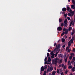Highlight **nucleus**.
Here are the masks:
<instances>
[{
  "label": "nucleus",
  "instance_id": "obj_14",
  "mask_svg": "<svg viewBox=\"0 0 75 75\" xmlns=\"http://www.w3.org/2000/svg\"><path fill=\"white\" fill-rule=\"evenodd\" d=\"M64 23L65 24H67V19H66L64 21Z\"/></svg>",
  "mask_w": 75,
  "mask_h": 75
},
{
  "label": "nucleus",
  "instance_id": "obj_49",
  "mask_svg": "<svg viewBox=\"0 0 75 75\" xmlns=\"http://www.w3.org/2000/svg\"><path fill=\"white\" fill-rule=\"evenodd\" d=\"M51 57L52 58H54V56H53L52 55Z\"/></svg>",
  "mask_w": 75,
  "mask_h": 75
},
{
  "label": "nucleus",
  "instance_id": "obj_57",
  "mask_svg": "<svg viewBox=\"0 0 75 75\" xmlns=\"http://www.w3.org/2000/svg\"><path fill=\"white\" fill-rule=\"evenodd\" d=\"M71 1L72 3H73V2H74L75 1V0H72Z\"/></svg>",
  "mask_w": 75,
  "mask_h": 75
},
{
  "label": "nucleus",
  "instance_id": "obj_47",
  "mask_svg": "<svg viewBox=\"0 0 75 75\" xmlns=\"http://www.w3.org/2000/svg\"><path fill=\"white\" fill-rule=\"evenodd\" d=\"M62 60L61 59L60 60V62L61 63H62Z\"/></svg>",
  "mask_w": 75,
  "mask_h": 75
},
{
  "label": "nucleus",
  "instance_id": "obj_26",
  "mask_svg": "<svg viewBox=\"0 0 75 75\" xmlns=\"http://www.w3.org/2000/svg\"><path fill=\"white\" fill-rule=\"evenodd\" d=\"M57 74H59V69H57Z\"/></svg>",
  "mask_w": 75,
  "mask_h": 75
},
{
  "label": "nucleus",
  "instance_id": "obj_51",
  "mask_svg": "<svg viewBox=\"0 0 75 75\" xmlns=\"http://www.w3.org/2000/svg\"><path fill=\"white\" fill-rule=\"evenodd\" d=\"M73 51H74V52H75V48H74L73 49Z\"/></svg>",
  "mask_w": 75,
  "mask_h": 75
},
{
  "label": "nucleus",
  "instance_id": "obj_28",
  "mask_svg": "<svg viewBox=\"0 0 75 75\" xmlns=\"http://www.w3.org/2000/svg\"><path fill=\"white\" fill-rule=\"evenodd\" d=\"M70 42L71 43H73L74 40L72 39H71L70 40Z\"/></svg>",
  "mask_w": 75,
  "mask_h": 75
},
{
  "label": "nucleus",
  "instance_id": "obj_61",
  "mask_svg": "<svg viewBox=\"0 0 75 75\" xmlns=\"http://www.w3.org/2000/svg\"><path fill=\"white\" fill-rule=\"evenodd\" d=\"M63 73H62H62H60V74L61 75H63Z\"/></svg>",
  "mask_w": 75,
  "mask_h": 75
},
{
  "label": "nucleus",
  "instance_id": "obj_13",
  "mask_svg": "<svg viewBox=\"0 0 75 75\" xmlns=\"http://www.w3.org/2000/svg\"><path fill=\"white\" fill-rule=\"evenodd\" d=\"M71 71L72 72H74L75 71V67H73L71 69Z\"/></svg>",
  "mask_w": 75,
  "mask_h": 75
},
{
  "label": "nucleus",
  "instance_id": "obj_7",
  "mask_svg": "<svg viewBox=\"0 0 75 75\" xmlns=\"http://www.w3.org/2000/svg\"><path fill=\"white\" fill-rule=\"evenodd\" d=\"M66 7H67L66 10H67V11H69L70 10V7H69V6L68 5L66 6Z\"/></svg>",
  "mask_w": 75,
  "mask_h": 75
},
{
  "label": "nucleus",
  "instance_id": "obj_63",
  "mask_svg": "<svg viewBox=\"0 0 75 75\" xmlns=\"http://www.w3.org/2000/svg\"><path fill=\"white\" fill-rule=\"evenodd\" d=\"M67 50H68V49L66 48V51H67Z\"/></svg>",
  "mask_w": 75,
  "mask_h": 75
},
{
  "label": "nucleus",
  "instance_id": "obj_32",
  "mask_svg": "<svg viewBox=\"0 0 75 75\" xmlns=\"http://www.w3.org/2000/svg\"><path fill=\"white\" fill-rule=\"evenodd\" d=\"M67 26H68V25L67 24H67H64L65 27H67Z\"/></svg>",
  "mask_w": 75,
  "mask_h": 75
},
{
  "label": "nucleus",
  "instance_id": "obj_21",
  "mask_svg": "<svg viewBox=\"0 0 75 75\" xmlns=\"http://www.w3.org/2000/svg\"><path fill=\"white\" fill-rule=\"evenodd\" d=\"M62 19L61 18H59V23H61V22H62Z\"/></svg>",
  "mask_w": 75,
  "mask_h": 75
},
{
  "label": "nucleus",
  "instance_id": "obj_46",
  "mask_svg": "<svg viewBox=\"0 0 75 75\" xmlns=\"http://www.w3.org/2000/svg\"><path fill=\"white\" fill-rule=\"evenodd\" d=\"M65 45H62V47H63V48H65Z\"/></svg>",
  "mask_w": 75,
  "mask_h": 75
},
{
  "label": "nucleus",
  "instance_id": "obj_42",
  "mask_svg": "<svg viewBox=\"0 0 75 75\" xmlns=\"http://www.w3.org/2000/svg\"><path fill=\"white\" fill-rule=\"evenodd\" d=\"M56 45H57V43L55 42L54 43V46H56Z\"/></svg>",
  "mask_w": 75,
  "mask_h": 75
},
{
  "label": "nucleus",
  "instance_id": "obj_36",
  "mask_svg": "<svg viewBox=\"0 0 75 75\" xmlns=\"http://www.w3.org/2000/svg\"><path fill=\"white\" fill-rule=\"evenodd\" d=\"M49 55H50V53H47V57H49Z\"/></svg>",
  "mask_w": 75,
  "mask_h": 75
},
{
  "label": "nucleus",
  "instance_id": "obj_53",
  "mask_svg": "<svg viewBox=\"0 0 75 75\" xmlns=\"http://www.w3.org/2000/svg\"><path fill=\"white\" fill-rule=\"evenodd\" d=\"M47 51H48V52H51V50H50V49H48L47 50Z\"/></svg>",
  "mask_w": 75,
  "mask_h": 75
},
{
  "label": "nucleus",
  "instance_id": "obj_56",
  "mask_svg": "<svg viewBox=\"0 0 75 75\" xmlns=\"http://www.w3.org/2000/svg\"><path fill=\"white\" fill-rule=\"evenodd\" d=\"M62 69H59V71L60 72H61L62 71Z\"/></svg>",
  "mask_w": 75,
  "mask_h": 75
},
{
  "label": "nucleus",
  "instance_id": "obj_11",
  "mask_svg": "<svg viewBox=\"0 0 75 75\" xmlns=\"http://www.w3.org/2000/svg\"><path fill=\"white\" fill-rule=\"evenodd\" d=\"M56 73V71H54L52 72V75H55Z\"/></svg>",
  "mask_w": 75,
  "mask_h": 75
},
{
  "label": "nucleus",
  "instance_id": "obj_27",
  "mask_svg": "<svg viewBox=\"0 0 75 75\" xmlns=\"http://www.w3.org/2000/svg\"><path fill=\"white\" fill-rule=\"evenodd\" d=\"M60 25L61 27H64V23H61Z\"/></svg>",
  "mask_w": 75,
  "mask_h": 75
},
{
  "label": "nucleus",
  "instance_id": "obj_62",
  "mask_svg": "<svg viewBox=\"0 0 75 75\" xmlns=\"http://www.w3.org/2000/svg\"><path fill=\"white\" fill-rule=\"evenodd\" d=\"M65 39L67 38V36H65Z\"/></svg>",
  "mask_w": 75,
  "mask_h": 75
},
{
  "label": "nucleus",
  "instance_id": "obj_59",
  "mask_svg": "<svg viewBox=\"0 0 75 75\" xmlns=\"http://www.w3.org/2000/svg\"><path fill=\"white\" fill-rule=\"evenodd\" d=\"M52 55V56H55V54L53 53V54Z\"/></svg>",
  "mask_w": 75,
  "mask_h": 75
},
{
  "label": "nucleus",
  "instance_id": "obj_10",
  "mask_svg": "<svg viewBox=\"0 0 75 75\" xmlns=\"http://www.w3.org/2000/svg\"><path fill=\"white\" fill-rule=\"evenodd\" d=\"M61 47V45L60 44H59L57 45V49H59V48Z\"/></svg>",
  "mask_w": 75,
  "mask_h": 75
},
{
  "label": "nucleus",
  "instance_id": "obj_45",
  "mask_svg": "<svg viewBox=\"0 0 75 75\" xmlns=\"http://www.w3.org/2000/svg\"><path fill=\"white\" fill-rule=\"evenodd\" d=\"M47 61H45V65H46V64H47Z\"/></svg>",
  "mask_w": 75,
  "mask_h": 75
},
{
  "label": "nucleus",
  "instance_id": "obj_9",
  "mask_svg": "<svg viewBox=\"0 0 75 75\" xmlns=\"http://www.w3.org/2000/svg\"><path fill=\"white\" fill-rule=\"evenodd\" d=\"M40 69L41 71H44V67L42 66L41 67Z\"/></svg>",
  "mask_w": 75,
  "mask_h": 75
},
{
  "label": "nucleus",
  "instance_id": "obj_58",
  "mask_svg": "<svg viewBox=\"0 0 75 75\" xmlns=\"http://www.w3.org/2000/svg\"><path fill=\"white\" fill-rule=\"evenodd\" d=\"M64 69H66V67L65 66H64Z\"/></svg>",
  "mask_w": 75,
  "mask_h": 75
},
{
  "label": "nucleus",
  "instance_id": "obj_43",
  "mask_svg": "<svg viewBox=\"0 0 75 75\" xmlns=\"http://www.w3.org/2000/svg\"><path fill=\"white\" fill-rule=\"evenodd\" d=\"M74 61H75L73 60L71 62V64H73V63H74Z\"/></svg>",
  "mask_w": 75,
  "mask_h": 75
},
{
  "label": "nucleus",
  "instance_id": "obj_44",
  "mask_svg": "<svg viewBox=\"0 0 75 75\" xmlns=\"http://www.w3.org/2000/svg\"><path fill=\"white\" fill-rule=\"evenodd\" d=\"M64 64H63L62 65V68H63L64 67Z\"/></svg>",
  "mask_w": 75,
  "mask_h": 75
},
{
  "label": "nucleus",
  "instance_id": "obj_20",
  "mask_svg": "<svg viewBox=\"0 0 75 75\" xmlns=\"http://www.w3.org/2000/svg\"><path fill=\"white\" fill-rule=\"evenodd\" d=\"M58 52H57L55 54V57H56L57 56V55H58Z\"/></svg>",
  "mask_w": 75,
  "mask_h": 75
},
{
  "label": "nucleus",
  "instance_id": "obj_40",
  "mask_svg": "<svg viewBox=\"0 0 75 75\" xmlns=\"http://www.w3.org/2000/svg\"><path fill=\"white\" fill-rule=\"evenodd\" d=\"M72 58V57L70 56L69 57V59H71Z\"/></svg>",
  "mask_w": 75,
  "mask_h": 75
},
{
  "label": "nucleus",
  "instance_id": "obj_38",
  "mask_svg": "<svg viewBox=\"0 0 75 75\" xmlns=\"http://www.w3.org/2000/svg\"><path fill=\"white\" fill-rule=\"evenodd\" d=\"M67 58V55L65 54V55H64V59H65V58Z\"/></svg>",
  "mask_w": 75,
  "mask_h": 75
},
{
  "label": "nucleus",
  "instance_id": "obj_55",
  "mask_svg": "<svg viewBox=\"0 0 75 75\" xmlns=\"http://www.w3.org/2000/svg\"><path fill=\"white\" fill-rule=\"evenodd\" d=\"M74 39H75V38H74V37H72L71 40H74Z\"/></svg>",
  "mask_w": 75,
  "mask_h": 75
},
{
  "label": "nucleus",
  "instance_id": "obj_41",
  "mask_svg": "<svg viewBox=\"0 0 75 75\" xmlns=\"http://www.w3.org/2000/svg\"><path fill=\"white\" fill-rule=\"evenodd\" d=\"M54 54V52L53 51H52L51 52L50 54L52 55L53 54Z\"/></svg>",
  "mask_w": 75,
  "mask_h": 75
},
{
  "label": "nucleus",
  "instance_id": "obj_8",
  "mask_svg": "<svg viewBox=\"0 0 75 75\" xmlns=\"http://www.w3.org/2000/svg\"><path fill=\"white\" fill-rule=\"evenodd\" d=\"M67 10V8H62V11H66Z\"/></svg>",
  "mask_w": 75,
  "mask_h": 75
},
{
  "label": "nucleus",
  "instance_id": "obj_4",
  "mask_svg": "<svg viewBox=\"0 0 75 75\" xmlns=\"http://www.w3.org/2000/svg\"><path fill=\"white\" fill-rule=\"evenodd\" d=\"M62 28L61 27L59 26L57 28V30L58 31H62Z\"/></svg>",
  "mask_w": 75,
  "mask_h": 75
},
{
  "label": "nucleus",
  "instance_id": "obj_52",
  "mask_svg": "<svg viewBox=\"0 0 75 75\" xmlns=\"http://www.w3.org/2000/svg\"><path fill=\"white\" fill-rule=\"evenodd\" d=\"M73 60L74 61H75V57H73Z\"/></svg>",
  "mask_w": 75,
  "mask_h": 75
},
{
  "label": "nucleus",
  "instance_id": "obj_29",
  "mask_svg": "<svg viewBox=\"0 0 75 75\" xmlns=\"http://www.w3.org/2000/svg\"><path fill=\"white\" fill-rule=\"evenodd\" d=\"M67 58H66V59H65L64 61L65 62H67Z\"/></svg>",
  "mask_w": 75,
  "mask_h": 75
},
{
  "label": "nucleus",
  "instance_id": "obj_48",
  "mask_svg": "<svg viewBox=\"0 0 75 75\" xmlns=\"http://www.w3.org/2000/svg\"><path fill=\"white\" fill-rule=\"evenodd\" d=\"M62 67V64L59 65V68H60V67Z\"/></svg>",
  "mask_w": 75,
  "mask_h": 75
},
{
  "label": "nucleus",
  "instance_id": "obj_22",
  "mask_svg": "<svg viewBox=\"0 0 75 75\" xmlns=\"http://www.w3.org/2000/svg\"><path fill=\"white\" fill-rule=\"evenodd\" d=\"M74 34V30H73V31L71 32V35H73Z\"/></svg>",
  "mask_w": 75,
  "mask_h": 75
},
{
  "label": "nucleus",
  "instance_id": "obj_34",
  "mask_svg": "<svg viewBox=\"0 0 75 75\" xmlns=\"http://www.w3.org/2000/svg\"><path fill=\"white\" fill-rule=\"evenodd\" d=\"M47 60V57H46L45 58V62Z\"/></svg>",
  "mask_w": 75,
  "mask_h": 75
},
{
  "label": "nucleus",
  "instance_id": "obj_60",
  "mask_svg": "<svg viewBox=\"0 0 75 75\" xmlns=\"http://www.w3.org/2000/svg\"><path fill=\"white\" fill-rule=\"evenodd\" d=\"M68 64L69 65H71V64L70 63H68Z\"/></svg>",
  "mask_w": 75,
  "mask_h": 75
},
{
  "label": "nucleus",
  "instance_id": "obj_30",
  "mask_svg": "<svg viewBox=\"0 0 75 75\" xmlns=\"http://www.w3.org/2000/svg\"><path fill=\"white\" fill-rule=\"evenodd\" d=\"M72 23H73V21H71V23H70V26H71V25L72 24Z\"/></svg>",
  "mask_w": 75,
  "mask_h": 75
},
{
  "label": "nucleus",
  "instance_id": "obj_17",
  "mask_svg": "<svg viewBox=\"0 0 75 75\" xmlns=\"http://www.w3.org/2000/svg\"><path fill=\"white\" fill-rule=\"evenodd\" d=\"M47 65H45V67H44V69H46L47 68Z\"/></svg>",
  "mask_w": 75,
  "mask_h": 75
},
{
  "label": "nucleus",
  "instance_id": "obj_6",
  "mask_svg": "<svg viewBox=\"0 0 75 75\" xmlns=\"http://www.w3.org/2000/svg\"><path fill=\"white\" fill-rule=\"evenodd\" d=\"M51 57H49L48 58V60L47 62H51Z\"/></svg>",
  "mask_w": 75,
  "mask_h": 75
},
{
  "label": "nucleus",
  "instance_id": "obj_23",
  "mask_svg": "<svg viewBox=\"0 0 75 75\" xmlns=\"http://www.w3.org/2000/svg\"><path fill=\"white\" fill-rule=\"evenodd\" d=\"M71 57H72L74 55V53H71Z\"/></svg>",
  "mask_w": 75,
  "mask_h": 75
},
{
  "label": "nucleus",
  "instance_id": "obj_31",
  "mask_svg": "<svg viewBox=\"0 0 75 75\" xmlns=\"http://www.w3.org/2000/svg\"><path fill=\"white\" fill-rule=\"evenodd\" d=\"M65 33V32H63V33H62L61 35V36H62L64 35V34H65L64 33Z\"/></svg>",
  "mask_w": 75,
  "mask_h": 75
},
{
  "label": "nucleus",
  "instance_id": "obj_25",
  "mask_svg": "<svg viewBox=\"0 0 75 75\" xmlns=\"http://www.w3.org/2000/svg\"><path fill=\"white\" fill-rule=\"evenodd\" d=\"M72 68V67L71 66H69L68 67V68L69 69H71Z\"/></svg>",
  "mask_w": 75,
  "mask_h": 75
},
{
  "label": "nucleus",
  "instance_id": "obj_12",
  "mask_svg": "<svg viewBox=\"0 0 75 75\" xmlns=\"http://www.w3.org/2000/svg\"><path fill=\"white\" fill-rule=\"evenodd\" d=\"M64 33L65 34H66H66H67L68 33V30H67L65 31V32H64Z\"/></svg>",
  "mask_w": 75,
  "mask_h": 75
},
{
  "label": "nucleus",
  "instance_id": "obj_5",
  "mask_svg": "<svg viewBox=\"0 0 75 75\" xmlns=\"http://www.w3.org/2000/svg\"><path fill=\"white\" fill-rule=\"evenodd\" d=\"M74 13H72H72H68V16H70V17H73V16H74Z\"/></svg>",
  "mask_w": 75,
  "mask_h": 75
},
{
  "label": "nucleus",
  "instance_id": "obj_18",
  "mask_svg": "<svg viewBox=\"0 0 75 75\" xmlns=\"http://www.w3.org/2000/svg\"><path fill=\"white\" fill-rule=\"evenodd\" d=\"M71 42H70V41H69L68 42V45L69 46V47H70L71 46Z\"/></svg>",
  "mask_w": 75,
  "mask_h": 75
},
{
  "label": "nucleus",
  "instance_id": "obj_19",
  "mask_svg": "<svg viewBox=\"0 0 75 75\" xmlns=\"http://www.w3.org/2000/svg\"><path fill=\"white\" fill-rule=\"evenodd\" d=\"M62 42H65V40L64 39V38H62Z\"/></svg>",
  "mask_w": 75,
  "mask_h": 75
},
{
  "label": "nucleus",
  "instance_id": "obj_37",
  "mask_svg": "<svg viewBox=\"0 0 75 75\" xmlns=\"http://www.w3.org/2000/svg\"><path fill=\"white\" fill-rule=\"evenodd\" d=\"M71 49H69L68 50L67 52H71Z\"/></svg>",
  "mask_w": 75,
  "mask_h": 75
},
{
  "label": "nucleus",
  "instance_id": "obj_15",
  "mask_svg": "<svg viewBox=\"0 0 75 75\" xmlns=\"http://www.w3.org/2000/svg\"><path fill=\"white\" fill-rule=\"evenodd\" d=\"M73 7H75V5H72L71 6V8H72Z\"/></svg>",
  "mask_w": 75,
  "mask_h": 75
},
{
  "label": "nucleus",
  "instance_id": "obj_33",
  "mask_svg": "<svg viewBox=\"0 0 75 75\" xmlns=\"http://www.w3.org/2000/svg\"><path fill=\"white\" fill-rule=\"evenodd\" d=\"M68 70H66V71H65V74H67V73H68Z\"/></svg>",
  "mask_w": 75,
  "mask_h": 75
},
{
  "label": "nucleus",
  "instance_id": "obj_54",
  "mask_svg": "<svg viewBox=\"0 0 75 75\" xmlns=\"http://www.w3.org/2000/svg\"><path fill=\"white\" fill-rule=\"evenodd\" d=\"M47 72V71H45L44 72V74H45V75H46V73Z\"/></svg>",
  "mask_w": 75,
  "mask_h": 75
},
{
  "label": "nucleus",
  "instance_id": "obj_35",
  "mask_svg": "<svg viewBox=\"0 0 75 75\" xmlns=\"http://www.w3.org/2000/svg\"><path fill=\"white\" fill-rule=\"evenodd\" d=\"M66 30H67V29H65V28H64L63 29V32H64V31H66Z\"/></svg>",
  "mask_w": 75,
  "mask_h": 75
},
{
  "label": "nucleus",
  "instance_id": "obj_64",
  "mask_svg": "<svg viewBox=\"0 0 75 75\" xmlns=\"http://www.w3.org/2000/svg\"><path fill=\"white\" fill-rule=\"evenodd\" d=\"M73 9H75V7H73Z\"/></svg>",
  "mask_w": 75,
  "mask_h": 75
},
{
  "label": "nucleus",
  "instance_id": "obj_3",
  "mask_svg": "<svg viewBox=\"0 0 75 75\" xmlns=\"http://www.w3.org/2000/svg\"><path fill=\"white\" fill-rule=\"evenodd\" d=\"M58 57H59V58H64V55L62 54H59L58 55Z\"/></svg>",
  "mask_w": 75,
  "mask_h": 75
},
{
  "label": "nucleus",
  "instance_id": "obj_24",
  "mask_svg": "<svg viewBox=\"0 0 75 75\" xmlns=\"http://www.w3.org/2000/svg\"><path fill=\"white\" fill-rule=\"evenodd\" d=\"M64 16L65 17H67V13L64 14Z\"/></svg>",
  "mask_w": 75,
  "mask_h": 75
},
{
  "label": "nucleus",
  "instance_id": "obj_2",
  "mask_svg": "<svg viewBox=\"0 0 75 75\" xmlns=\"http://www.w3.org/2000/svg\"><path fill=\"white\" fill-rule=\"evenodd\" d=\"M57 59H56L52 61L53 64H55V65H57V63L58 62V61H57Z\"/></svg>",
  "mask_w": 75,
  "mask_h": 75
},
{
  "label": "nucleus",
  "instance_id": "obj_50",
  "mask_svg": "<svg viewBox=\"0 0 75 75\" xmlns=\"http://www.w3.org/2000/svg\"><path fill=\"white\" fill-rule=\"evenodd\" d=\"M67 18L68 20H70V18H69V17H67Z\"/></svg>",
  "mask_w": 75,
  "mask_h": 75
},
{
  "label": "nucleus",
  "instance_id": "obj_16",
  "mask_svg": "<svg viewBox=\"0 0 75 75\" xmlns=\"http://www.w3.org/2000/svg\"><path fill=\"white\" fill-rule=\"evenodd\" d=\"M72 27H71V26H70L69 27V31H70V30H72Z\"/></svg>",
  "mask_w": 75,
  "mask_h": 75
},
{
  "label": "nucleus",
  "instance_id": "obj_39",
  "mask_svg": "<svg viewBox=\"0 0 75 75\" xmlns=\"http://www.w3.org/2000/svg\"><path fill=\"white\" fill-rule=\"evenodd\" d=\"M69 12L71 13H72V10H71V9H70Z\"/></svg>",
  "mask_w": 75,
  "mask_h": 75
},
{
  "label": "nucleus",
  "instance_id": "obj_1",
  "mask_svg": "<svg viewBox=\"0 0 75 75\" xmlns=\"http://www.w3.org/2000/svg\"><path fill=\"white\" fill-rule=\"evenodd\" d=\"M54 68L52 67H51L50 68H48L47 70V73H48V72H51L53 70Z\"/></svg>",
  "mask_w": 75,
  "mask_h": 75
}]
</instances>
